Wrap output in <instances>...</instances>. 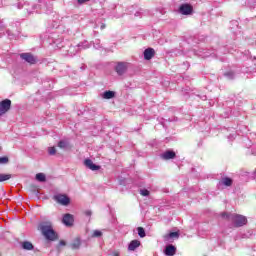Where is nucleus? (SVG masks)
<instances>
[{
	"mask_svg": "<svg viewBox=\"0 0 256 256\" xmlns=\"http://www.w3.org/2000/svg\"><path fill=\"white\" fill-rule=\"evenodd\" d=\"M39 231L47 239V241H55L57 239V233L53 230V223L49 220H43L38 225Z\"/></svg>",
	"mask_w": 256,
	"mask_h": 256,
	"instance_id": "1",
	"label": "nucleus"
},
{
	"mask_svg": "<svg viewBox=\"0 0 256 256\" xmlns=\"http://www.w3.org/2000/svg\"><path fill=\"white\" fill-rule=\"evenodd\" d=\"M222 217L224 219H229L230 221H232L234 227H243V225H247V217L241 214L222 213Z\"/></svg>",
	"mask_w": 256,
	"mask_h": 256,
	"instance_id": "2",
	"label": "nucleus"
},
{
	"mask_svg": "<svg viewBox=\"0 0 256 256\" xmlns=\"http://www.w3.org/2000/svg\"><path fill=\"white\" fill-rule=\"evenodd\" d=\"M54 201L58 202L60 205L67 206L71 203V199L65 194H58L53 197Z\"/></svg>",
	"mask_w": 256,
	"mask_h": 256,
	"instance_id": "3",
	"label": "nucleus"
},
{
	"mask_svg": "<svg viewBox=\"0 0 256 256\" xmlns=\"http://www.w3.org/2000/svg\"><path fill=\"white\" fill-rule=\"evenodd\" d=\"M11 109V100L5 99L0 102V117H3Z\"/></svg>",
	"mask_w": 256,
	"mask_h": 256,
	"instance_id": "4",
	"label": "nucleus"
},
{
	"mask_svg": "<svg viewBox=\"0 0 256 256\" xmlns=\"http://www.w3.org/2000/svg\"><path fill=\"white\" fill-rule=\"evenodd\" d=\"M84 165L85 167H87V169H90V171H99V169H101V166L96 165L95 163H93V160L89 158L84 160Z\"/></svg>",
	"mask_w": 256,
	"mask_h": 256,
	"instance_id": "5",
	"label": "nucleus"
},
{
	"mask_svg": "<svg viewBox=\"0 0 256 256\" xmlns=\"http://www.w3.org/2000/svg\"><path fill=\"white\" fill-rule=\"evenodd\" d=\"M20 57L27 63H30V65H35V63H36L35 57L32 54L22 53V54H20Z\"/></svg>",
	"mask_w": 256,
	"mask_h": 256,
	"instance_id": "6",
	"label": "nucleus"
},
{
	"mask_svg": "<svg viewBox=\"0 0 256 256\" xmlns=\"http://www.w3.org/2000/svg\"><path fill=\"white\" fill-rule=\"evenodd\" d=\"M179 11L182 15H191L193 7L189 4H182L179 8Z\"/></svg>",
	"mask_w": 256,
	"mask_h": 256,
	"instance_id": "7",
	"label": "nucleus"
},
{
	"mask_svg": "<svg viewBox=\"0 0 256 256\" xmlns=\"http://www.w3.org/2000/svg\"><path fill=\"white\" fill-rule=\"evenodd\" d=\"M177 253V247L173 244L167 245L164 249V255L166 256H174Z\"/></svg>",
	"mask_w": 256,
	"mask_h": 256,
	"instance_id": "8",
	"label": "nucleus"
},
{
	"mask_svg": "<svg viewBox=\"0 0 256 256\" xmlns=\"http://www.w3.org/2000/svg\"><path fill=\"white\" fill-rule=\"evenodd\" d=\"M173 239H179V232H171L164 236V241L166 243H173Z\"/></svg>",
	"mask_w": 256,
	"mask_h": 256,
	"instance_id": "9",
	"label": "nucleus"
},
{
	"mask_svg": "<svg viewBox=\"0 0 256 256\" xmlns=\"http://www.w3.org/2000/svg\"><path fill=\"white\" fill-rule=\"evenodd\" d=\"M116 73H118L119 75H123L125 74V71H127V63L125 62H119L116 65Z\"/></svg>",
	"mask_w": 256,
	"mask_h": 256,
	"instance_id": "10",
	"label": "nucleus"
},
{
	"mask_svg": "<svg viewBox=\"0 0 256 256\" xmlns=\"http://www.w3.org/2000/svg\"><path fill=\"white\" fill-rule=\"evenodd\" d=\"M176 154L173 150H167L163 154H161V159H164V161H169V159H175Z\"/></svg>",
	"mask_w": 256,
	"mask_h": 256,
	"instance_id": "11",
	"label": "nucleus"
},
{
	"mask_svg": "<svg viewBox=\"0 0 256 256\" xmlns=\"http://www.w3.org/2000/svg\"><path fill=\"white\" fill-rule=\"evenodd\" d=\"M73 215L71 214H65L62 219V223L66 225V227H71L73 225Z\"/></svg>",
	"mask_w": 256,
	"mask_h": 256,
	"instance_id": "12",
	"label": "nucleus"
},
{
	"mask_svg": "<svg viewBox=\"0 0 256 256\" xmlns=\"http://www.w3.org/2000/svg\"><path fill=\"white\" fill-rule=\"evenodd\" d=\"M155 57V49L147 48L144 50V59L146 61H151V58Z\"/></svg>",
	"mask_w": 256,
	"mask_h": 256,
	"instance_id": "13",
	"label": "nucleus"
},
{
	"mask_svg": "<svg viewBox=\"0 0 256 256\" xmlns=\"http://www.w3.org/2000/svg\"><path fill=\"white\" fill-rule=\"evenodd\" d=\"M141 247V241L132 240L128 245V251H135V249Z\"/></svg>",
	"mask_w": 256,
	"mask_h": 256,
	"instance_id": "14",
	"label": "nucleus"
},
{
	"mask_svg": "<svg viewBox=\"0 0 256 256\" xmlns=\"http://www.w3.org/2000/svg\"><path fill=\"white\" fill-rule=\"evenodd\" d=\"M77 49H75V47H70L69 49V53H73V51H75L77 53V51H79V49H89V44H87V42H83L81 44H78Z\"/></svg>",
	"mask_w": 256,
	"mask_h": 256,
	"instance_id": "15",
	"label": "nucleus"
},
{
	"mask_svg": "<svg viewBox=\"0 0 256 256\" xmlns=\"http://www.w3.org/2000/svg\"><path fill=\"white\" fill-rule=\"evenodd\" d=\"M45 7H47L45 2H37L34 4L33 9L37 11H45Z\"/></svg>",
	"mask_w": 256,
	"mask_h": 256,
	"instance_id": "16",
	"label": "nucleus"
},
{
	"mask_svg": "<svg viewBox=\"0 0 256 256\" xmlns=\"http://www.w3.org/2000/svg\"><path fill=\"white\" fill-rule=\"evenodd\" d=\"M221 184L225 185V187H231L233 185V180L229 177L222 178Z\"/></svg>",
	"mask_w": 256,
	"mask_h": 256,
	"instance_id": "17",
	"label": "nucleus"
},
{
	"mask_svg": "<svg viewBox=\"0 0 256 256\" xmlns=\"http://www.w3.org/2000/svg\"><path fill=\"white\" fill-rule=\"evenodd\" d=\"M70 247H71V249H79V247H81V239L80 238L74 239V241L71 243Z\"/></svg>",
	"mask_w": 256,
	"mask_h": 256,
	"instance_id": "18",
	"label": "nucleus"
},
{
	"mask_svg": "<svg viewBox=\"0 0 256 256\" xmlns=\"http://www.w3.org/2000/svg\"><path fill=\"white\" fill-rule=\"evenodd\" d=\"M22 248L26 251H33V244L29 241H25L22 243Z\"/></svg>",
	"mask_w": 256,
	"mask_h": 256,
	"instance_id": "19",
	"label": "nucleus"
},
{
	"mask_svg": "<svg viewBox=\"0 0 256 256\" xmlns=\"http://www.w3.org/2000/svg\"><path fill=\"white\" fill-rule=\"evenodd\" d=\"M103 99H113V97H115V92L109 90V91H105L103 93Z\"/></svg>",
	"mask_w": 256,
	"mask_h": 256,
	"instance_id": "20",
	"label": "nucleus"
},
{
	"mask_svg": "<svg viewBox=\"0 0 256 256\" xmlns=\"http://www.w3.org/2000/svg\"><path fill=\"white\" fill-rule=\"evenodd\" d=\"M36 181H39L40 183H45V181H47V177L44 173H38L36 174Z\"/></svg>",
	"mask_w": 256,
	"mask_h": 256,
	"instance_id": "21",
	"label": "nucleus"
},
{
	"mask_svg": "<svg viewBox=\"0 0 256 256\" xmlns=\"http://www.w3.org/2000/svg\"><path fill=\"white\" fill-rule=\"evenodd\" d=\"M58 147L60 149H69V142L65 141V140H61L58 142Z\"/></svg>",
	"mask_w": 256,
	"mask_h": 256,
	"instance_id": "22",
	"label": "nucleus"
},
{
	"mask_svg": "<svg viewBox=\"0 0 256 256\" xmlns=\"http://www.w3.org/2000/svg\"><path fill=\"white\" fill-rule=\"evenodd\" d=\"M13 175L11 174H0V183H3V181H9Z\"/></svg>",
	"mask_w": 256,
	"mask_h": 256,
	"instance_id": "23",
	"label": "nucleus"
},
{
	"mask_svg": "<svg viewBox=\"0 0 256 256\" xmlns=\"http://www.w3.org/2000/svg\"><path fill=\"white\" fill-rule=\"evenodd\" d=\"M137 231H138L139 237L143 238L146 236L145 229L143 227H138Z\"/></svg>",
	"mask_w": 256,
	"mask_h": 256,
	"instance_id": "24",
	"label": "nucleus"
},
{
	"mask_svg": "<svg viewBox=\"0 0 256 256\" xmlns=\"http://www.w3.org/2000/svg\"><path fill=\"white\" fill-rule=\"evenodd\" d=\"M7 163H9V157L7 156L0 157V165H7Z\"/></svg>",
	"mask_w": 256,
	"mask_h": 256,
	"instance_id": "25",
	"label": "nucleus"
},
{
	"mask_svg": "<svg viewBox=\"0 0 256 256\" xmlns=\"http://www.w3.org/2000/svg\"><path fill=\"white\" fill-rule=\"evenodd\" d=\"M103 235V232L101 230H94L92 233V238L101 237Z\"/></svg>",
	"mask_w": 256,
	"mask_h": 256,
	"instance_id": "26",
	"label": "nucleus"
},
{
	"mask_svg": "<svg viewBox=\"0 0 256 256\" xmlns=\"http://www.w3.org/2000/svg\"><path fill=\"white\" fill-rule=\"evenodd\" d=\"M94 49H101V40L97 39L94 41Z\"/></svg>",
	"mask_w": 256,
	"mask_h": 256,
	"instance_id": "27",
	"label": "nucleus"
},
{
	"mask_svg": "<svg viewBox=\"0 0 256 256\" xmlns=\"http://www.w3.org/2000/svg\"><path fill=\"white\" fill-rule=\"evenodd\" d=\"M140 195H142V197H149V190L147 189L140 190Z\"/></svg>",
	"mask_w": 256,
	"mask_h": 256,
	"instance_id": "28",
	"label": "nucleus"
},
{
	"mask_svg": "<svg viewBox=\"0 0 256 256\" xmlns=\"http://www.w3.org/2000/svg\"><path fill=\"white\" fill-rule=\"evenodd\" d=\"M225 77H227L228 79H234L235 78V73L227 72V73H225Z\"/></svg>",
	"mask_w": 256,
	"mask_h": 256,
	"instance_id": "29",
	"label": "nucleus"
},
{
	"mask_svg": "<svg viewBox=\"0 0 256 256\" xmlns=\"http://www.w3.org/2000/svg\"><path fill=\"white\" fill-rule=\"evenodd\" d=\"M48 153L49 155H55V153H57V150L55 149V147H50L48 149Z\"/></svg>",
	"mask_w": 256,
	"mask_h": 256,
	"instance_id": "30",
	"label": "nucleus"
},
{
	"mask_svg": "<svg viewBox=\"0 0 256 256\" xmlns=\"http://www.w3.org/2000/svg\"><path fill=\"white\" fill-rule=\"evenodd\" d=\"M86 217H91V215L93 214V212H91V210H86L85 212Z\"/></svg>",
	"mask_w": 256,
	"mask_h": 256,
	"instance_id": "31",
	"label": "nucleus"
},
{
	"mask_svg": "<svg viewBox=\"0 0 256 256\" xmlns=\"http://www.w3.org/2000/svg\"><path fill=\"white\" fill-rule=\"evenodd\" d=\"M110 256H121L119 251H113Z\"/></svg>",
	"mask_w": 256,
	"mask_h": 256,
	"instance_id": "32",
	"label": "nucleus"
},
{
	"mask_svg": "<svg viewBox=\"0 0 256 256\" xmlns=\"http://www.w3.org/2000/svg\"><path fill=\"white\" fill-rule=\"evenodd\" d=\"M87 1H89V0H78V4L83 5V3H87Z\"/></svg>",
	"mask_w": 256,
	"mask_h": 256,
	"instance_id": "33",
	"label": "nucleus"
},
{
	"mask_svg": "<svg viewBox=\"0 0 256 256\" xmlns=\"http://www.w3.org/2000/svg\"><path fill=\"white\" fill-rule=\"evenodd\" d=\"M59 245L65 246V241L61 240L60 243H59Z\"/></svg>",
	"mask_w": 256,
	"mask_h": 256,
	"instance_id": "34",
	"label": "nucleus"
},
{
	"mask_svg": "<svg viewBox=\"0 0 256 256\" xmlns=\"http://www.w3.org/2000/svg\"><path fill=\"white\" fill-rule=\"evenodd\" d=\"M105 27H106L105 24H101L100 29L103 30L105 29Z\"/></svg>",
	"mask_w": 256,
	"mask_h": 256,
	"instance_id": "35",
	"label": "nucleus"
},
{
	"mask_svg": "<svg viewBox=\"0 0 256 256\" xmlns=\"http://www.w3.org/2000/svg\"><path fill=\"white\" fill-rule=\"evenodd\" d=\"M135 17H139V12L135 13Z\"/></svg>",
	"mask_w": 256,
	"mask_h": 256,
	"instance_id": "36",
	"label": "nucleus"
}]
</instances>
